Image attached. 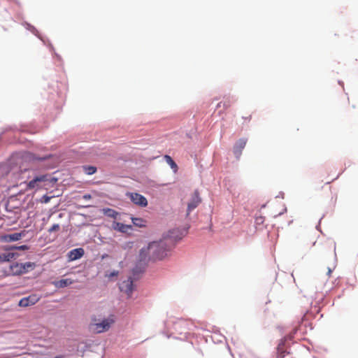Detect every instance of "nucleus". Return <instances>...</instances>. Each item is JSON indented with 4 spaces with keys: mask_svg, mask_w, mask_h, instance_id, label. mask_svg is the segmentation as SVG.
Returning a JSON list of instances; mask_svg holds the SVG:
<instances>
[{
    "mask_svg": "<svg viewBox=\"0 0 358 358\" xmlns=\"http://www.w3.org/2000/svg\"><path fill=\"white\" fill-rule=\"evenodd\" d=\"M22 234L21 233H14L9 234L6 236V238L8 241H16L21 239Z\"/></svg>",
    "mask_w": 358,
    "mask_h": 358,
    "instance_id": "nucleus-18",
    "label": "nucleus"
},
{
    "mask_svg": "<svg viewBox=\"0 0 358 358\" xmlns=\"http://www.w3.org/2000/svg\"><path fill=\"white\" fill-rule=\"evenodd\" d=\"M255 222L257 224H262L264 222V217L262 216L257 217Z\"/></svg>",
    "mask_w": 358,
    "mask_h": 358,
    "instance_id": "nucleus-25",
    "label": "nucleus"
},
{
    "mask_svg": "<svg viewBox=\"0 0 358 358\" xmlns=\"http://www.w3.org/2000/svg\"><path fill=\"white\" fill-rule=\"evenodd\" d=\"M128 195L131 201L136 205L141 207H145L148 205V201L144 196L138 193H129Z\"/></svg>",
    "mask_w": 358,
    "mask_h": 358,
    "instance_id": "nucleus-7",
    "label": "nucleus"
},
{
    "mask_svg": "<svg viewBox=\"0 0 358 358\" xmlns=\"http://www.w3.org/2000/svg\"><path fill=\"white\" fill-rule=\"evenodd\" d=\"M22 274L23 273H26L27 272H28L29 271H31L33 270L35 266H36V264L33 262H25V263H22Z\"/></svg>",
    "mask_w": 358,
    "mask_h": 358,
    "instance_id": "nucleus-15",
    "label": "nucleus"
},
{
    "mask_svg": "<svg viewBox=\"0 0 358 358\" xmlns=\"http://www.w3.org/2000/svg\"><path fill=\"white\" fill-rule=\"evenodd\" d=\"M38 299L39 298L36 295H30L27 297L22 298L19 302V306L21 307H27L34 305Z\"/></svg>",
    "mask_w": 358,
    "mask_h": 358,
    "instance_id": "nucleus-9",
    "label": "nucleus"
},
{
    "mask_svg": "<svg viewBox=\"0 0 358 358\" xmlns=\"http://www.w3.org/2000/svg\"><path fill=\"white\" fill-rule=\"evenodd\" d=\"M151 261H152V256L148 245L142 248L139 251L136 258V266L132 270L134 275L143 272Z\"/></svg>",
    "mask_w": 358,
    "mask_h": 358,
    "instance_id": "nucleus-2",
    "label": "nucleus"
},
{
    "mask_svg": "<svg viewBox=\"0 0 358 358\" xmlns=\"http://www.w3.org/2000/svg\"><path fill=\"white\" fill-rule=\"evenodd\" d=\"M49 175L44 174L36 176L33 180H30L27 183V189H41L44 185L45 182L49 181Z\"/></svg>",
    "mask_w": 358,
    "mask_h": 358,
    "instance_id": "nucleus-3",
    "label": "nucleus"
},
{
    "mask_svg": "<svg viewBox=\"0 0 358 358\" xmlns=\"http://www.w3.org/2000/svg\"><path fill=\"white\" fill-rule=\"evenodd\" d=\"M117 275H118L117 271H113V272L110 273V274L109 275V277H114V276H117Z\"/></svg>",
    "mask_w": 358,
    "mask_h": 358,
    "instance_id": "nucleus-27",
    "label": "nucleus"
},
{
    "mask_svg": "<svg viewBox=\"0 0 358 358\" xmlns=\"http://www.w3.org/2000/svg\"><path fill=\"white\" fill-rule=\"evenodd\" d=\"M113 322L114 320L113 319L107 318L101 322L92 324L90 328L96 333H101L108 331Z\"/></svg>",
    "mask_w": 358,
    "mask_h": 358,
    "instance_id": "nucleus-4",
    "label": "nucleus"
},
{
    "mask_svg": "<svg viewBox=\"0 0 358 358\" xmlns=\"http://www.w3.org/2000/svg\"><path fill=\"white\" fill-rule=\"evenodd\" d=\"M17 248L18 250H24L28 249V247L27 245H23L17 247Z\"/></svg>",
    "mask_w": 358,
    "mask_h": 358,
    "instance_id": "nucleus-26",
    "label": "nucleus"
},
{
    "mask_svg": "<svg viewBox=\"0 0 358 358\" xmlns=\"http://www.w3.org/2000/svg\"><path fill=\"white\" fill-rule=\"evenodd\" d=\"M82 169L83 171L87 175H92L97 171L96 167L94 166L85 165L82 166Z\"/></svg>",
    "mask_w": 358,
    "mask_h": 358,
    "instance_id": "nucleus-17",
    "label": "nucleus"
},
{
    "mask_svg": "<svg viewBox=\"0 0 358 358\" xmlns=\"http://www.w3.org/2000/svg\"><path fill=\"white\" fill-rule=\"evenodd\" d=\"M102 211L106 216L109 217L116 218L118 215V213L112 208H103Z\"/></svg>",
    "mask_w": 358,
    "mask_h": 358,
    "instance_id": "nucleus-16",
    "label": "nucleus"
},
{
    "mask_svg": "<svg viewBox=\"0 0 358 358\" xmlns=\"http://www.w3.org/2000/svg\"><path fill=\"white\" fill-rule=\"evenodd\" d=\"M60 230V225L59 224H54L49 229L48 232H57Z\"/></svg>",
    "mask_w": 358,
    "mask_h": 358,
    "instance_id": "nucleus-22",
    "label": "nucleus"
},
{
    "mask_svg": "<svg viewBox=\"0 0 358 358\" xmlns=\"http://www.w3.org/2000/svg\"><path fill=\"white\" fill-rule=\"evenodd\" d=\"M51 199V197L50 196H48L47 195H44L41 199V203H48Z\"/></svg>",
    "mask_w": 358,
    "mask_h": 358,
    "instance_id": "nucleus-24",
    "label": "nucleus"
},
{
    "mask_svg": "<svg viewBox=\"0 0 358 358\" xmlns=\"http://www.w3.org/2000/svg\"><path fill=\"white\" fill-rule=\"evenodd\" d=\"M152 256V262L160 261L167 257L169 250L166 241H152L148 243Z\"/></svg>",
    "mask_w": 358,
    "mask_h": 358,
    "instance_id": "nucleus-1",
    "label": "nucleus"
},
{
    "mask_svg": "<svg viewBox=\"0 0 358 358\" xmlns=\"http://www.w3.org/2000/svg\"><path fill=\"white\" fill-rule=\"evenodd\" d=\"M201 200L199 197V192L196 190L194 192L191 201L187 205V215L193 210L201 203Z\"/></svg>",
    "mask_w": 358,
    "mask_h": 358,
    "instance_id": "nucleus-8",
    "label": "nucleus"
},
{
    "mask_svg": "<svg viewBox=\"0 0 358 358\" xmlns=\"http://www.w3.org/2000/svg\"><path fill=\"white\" fill-rule=\"evenodd\" d=\"M90 197H91V196L90 194H86L84 196L85 199H90Z\"/></svg>",
    "mask_w": 358,
    "mask_h": 358,
    "instance_id": "nucleus-28",
    "label": "nucleus"
},
{
    "mask_svg": "<svg viewBox=\"0 0 358 358\" xmlns=\"http://www.w3.org/2000/svg\"><path fill=\"white\" fill-rule=\"evenodd\" d=\"M47 157H52L51 155H48Z\"/></svg>",
    "mask_w": 358,
    "mask_h": 358,
    "instance_id": "nucleus-30",
    "label": "nucleus"
},
{
    "mask_svg": "<svg viewBox=\"0 0 358 358\" xmlns=\"http://www.w3.org/2000/svg\"><path fill=\"white\" fill-rule=\"evenodd\" d=\"M84 253H85V251L83 248H76V249L71 250L68 253V257H69V260L74 261V260L81 258L84 255Z\"/></svg>",
    "mask_w": 358,
    "mask_h": 358,
    "instance_id": "nucleus-10",
    "label": "nucleus"
},
{
    "mask_svg": "<svg viewBox=\"0 0 358 358\" xmlns=\"http://www.w3.org/2000/svg\"><path fill=\"white\" fill-rule=\"evenodd\" d=\"M132 222H133V224L136 226H139V227L143 226V224H142V222L143 221L141 218H133Z\"/></svg>",
    "mask_w": 358,
    "mask_h": 358,
    "instance_id": "nucleus-23",
    "label": "nucleus"
},
{
    "mask_svg": "<svg viewBox=\"0 0 358 358\" xmlns=\"http://www.w3.org/2000/svg\"><path fill=\"white\" fill-rule=\"evenodd\" d=\"M112 227L113 229L121 231V232H126L129 229H130L131 226L124 224L120 222H113L112 224Z\"/></svg>",
    "mask_w": 358,
    "mask_h": 358,
    "instance_id": "nucleus-13",
    "label": "nucleus"
},
{
    "mask_svg": "<svg viewBox=\"0 0 358 358\" xmlns=\"http://www.w3.org/2000/svg\"><path fill=\"white\" fill-rule=\"evenodd\" d=\"M120 289L121 292H123L125 294H127L128 297H131L134 290V282L132 278H129L127 280L120 282Z\"/></svg>",
    "mask_w": 358,
    "mask_h": 358,
    "instance_id": "nucleus-6",
    "label": "nucleus"
},
{
    "mask_svg": "<svg viewBox=\"0 0 358 358\" xmlns=\"http://www.w3.org/2000/svg\"><path fill=\"white\" fill-rule=\"evenodd\" d=\"M313 245L319 253H326L334 249L332 243L328 241H315L313 242Z\"/></svg>",
    "mask_w": 358,
    "mask_h": 358,
    "instance_id": "nucleus-5",
    "label": "nucleus"
},
{
    "mask_svg": "<svg viewBox=\"0 0 358 358\" xmlns=\"http://www.w3.org/2000/svg\"><path fill=\"white\" fill-rule=\"evenodd\" d=\"M55 358H62V356H57Z\"/></svg>",
    "mask_w": 358,
    "mask_h": 358,
    "instance_id": "nucleus-29",
    "label": "nucleus"
},
{
    "mask_svg": "<svg viewBox=\"0 0 358 358\" xmlns=\"http://www.w3.org/2000/svg\"><path fill=\"white\" fill-rule=\"evenodd\" d=\"M13 257L14 255L13 253L3 254L0 255V261H10Z\"/></svg>",
    "mask_w": 358,
    "mask_h": 358,
    "instance_id": "nucleus-21",
    "label": "nucleus"
},
{
    "mask_svg": "<svg viewBox=\"0 0 358 358\" xmlns=\"http://www.w3.org/2000/svg\"><path fill=\"white\" fill-rule=\"evenodd\" d=\"M167 164L171 166V167L173 169V171L176 173L178 169L177 164L176 162L173 160V158H166Z\"/></svg>",
    "mask_w": 358,
    "mask_h": 358,
    "instance_id": "nucleus-20",
    "label": "nucleus"
},
{
    "mask_svg": "<svg viewBox=\"0 0 358 358\" xmlns=\"http://www.w3.org/2000/svg\"><path fill=\"white\" fill-rule=\"evenodd\" d=\"M73 282H74V280L69 279V278H66V279H62V280H57V281H54L52 282V284L57 288H64V287H66L73 284Z\"/></svg>",
    "mask_w": 358,
    "mask_h": 358,
    "instance_id": "nucleus-11",
    "label": "nucleus"
},
{
    "mask_svg": "<svg viewBox=\"0 0 358 358\" xmlns=\"http://www.w3.org/2000/svg\"><path fill=\"white\" fill-rule=\"evenodd\" d=\"M22 263H14L10 265V271L13 275H21L22 274Z\"/></svg>",
    "mask_w": 358,
    "mask_h": 358,
    "instance_id": "nucleus-14",
    "label": "nucleus"
},
{
    "mask_svg": "<svg viewBox=\"0 0 358 358\" xmlns=\"http://www.w3.org/2000/svg\"><path fill=\"white\" fill-rule=\"evenodd\" d=\"M232 103H233V101L231 100V99L228 98L223 102H220L217 104V108L221 107V106L222 104L224 109H227V108H229Z\"/></svg>",
    "mask_w": 358,
    "mask_h": 358,
    "instance_id": "nucleus-19",
    "label": "nucleus"
},
{
    "mask_svg": "<svg viewBox=\"0 0 358 358\" xmlns=\"http://www.w3.org/2000/svg\"><path fill=\"white\" fill-rule=\"evenodd\" d=\"M246 142V140L243 138H241L238 141H237L235 145L234 146V154H240L242 150L245 148Z\"/></svg>",
    "mask_w": 358,
    "mask_h": 358,
    "instance_id": "nucleus-12",
    "label": "nucleus"
}]
</instances>
